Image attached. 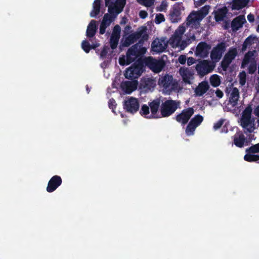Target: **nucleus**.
<instances>
[{
	"mask_svg": "<svg viewBox=\"0 0 259 259\" xmlns=\"http://www.w3.org/2000/svg\"><path fill=\"white\" fill-rule=\"evenodd\" d=\"M149 35L147 33V28L145 26L139 27L137 31L125 37L122 46L128 47L137 40L138 43L132 46L126 52V56H122L119 58V63L121 66L127 65L135 61L138 57H143L147 51V49L143 47L144 41L147 40Z\"/></svg>",
	"mask_w": 259,
	"mask_h": 259,
	"instance_id": "1",
	"label": "nucleus"
},
{
	"mask_svg": "<svg viewBox=\"0 0 259 259\" xmlns=\"http://www.w3.org/2000/svg\"><path fill=\"white\" fill-rule=\"evenodd\" d=\"M143 57L137 58L136 61L131 67L126 69L124 74L126 78L133 80L138 78L143 72Z\"/></svg>",
	"mask_w": 259,
	"mask_h": 259,
	"instance_id": "2",
	"label": "nucleus"
},
{
	"mask_svg": "<svg viewBox=\"0 0 259 259\" xmlns=\"http://www.w3.org/2000/svg\"><path fill=\"white\" fill-rule=\"evenodd\" d=\"M252 108L250 106H247L243 111L241 119V126L245 130V134L251 133L255 129L254 120L251 118Z\"/></svg>",
	"mask_w": 259,
	"mask_h": 259,
	"instance_id": "3",
	"label": "nucleus"
},
{
	"mask_svg": "<svg viewBox=\"0 0 259 259\" xmlns=\"http://www.w3.org/2000/svg\"><path fill=\"white\" fill-rule=\"evenodd\" d=\"M178 107V104L176 101L167 100L163 102L160 108L161 117H166L172 114Z\"/></svg>",
	"mask_w": 259,
	"mask_h": 259,
	"instance_id": "4",
	"label": "nucleus"
},
{
	"mask_svg": "<svg viewBox=\"0 0 259 259\" xmlns=\"http://www.w3.org/2000/svg\"><path fill=\"white\" fill-rule=\"evenodd\" d=\"M215 67L214 63L207 60H200L196 65V70L198 75L203 77L212 72Z\"/></svg>",
	"mask_w": 259,
	"mask_h": 259,
	"instance_id": "5",
	"label": "nucleus"
},
{
	"mask_svg": "<svg viewBox=\"0 0 259 259\" xmlns=\"http://www.w3.org/2000/svg\"><path fill=\"white\" fill-rule=\"evenodd\" d=\"M145 64L154 73H159L165 65L164 61L162 59H156L152 57L146 58Z\"/></svg>",
	"mask_w": 259,
	"mask_h": 259,
	"instance_id": "6",
	"label": "nucleus"
},
{
	"mask_svg": "<svg viewBox=\"0 0 259 259\" xmlns=\"http://www.w3.org/2000/svg\"><path fill=\"white\" fill-rule=\"evenodd\" d=\"M204 18L199 12L192 11L188 16L186 20V25L192 29H198L200 26V22Z\"/></svg>",
	"mask_w": 259,
	"mask_h": 259,
	"instance_id": "7",
	"label": "nucleus"
},
{
	"mask_svg": "<svg viewBox=\"0 0 259 259\" xmlns=\"http://www.w3.org/2000/svg\"><path fill=\"white\" fill-rule=\"evenodd\" d=\"M245 152L246 154L244 156L245 161L249 162H256L259 163V154H254L259 153V143L246 148Z\"/></svg>",
	"mask_w": 259,
	"mask_h": 259,
	"instance_id": "8",
	"label": "nucleus"
},
{
	"mask_svg": "<svg viewBox=\"0 0 259 259\" xmlns=\"http://www.w3.org/2000/svg\"><path fill=\"white\" fill-rule=\"evenodd\" d=\"M203 120V117L199 114H197L193 117L188 124L185 133L188 136H192L194 134L196 128L202 123Z\"/></svg>",
	"mask_w": 259,
	"mask_h": 259,
	"instance_id": "9",
	"label": "nucleus"
},
{
	"mask_svg": "<svg viewBox=\"0 0 259 259\" xmlns=\"http://www.w3.org/2000/svg\"><path fill=\"white\" fill-rule=\"evenodd\" d=\"M140 104L137 99L131 97L124 100L123 104V109L128 113L134 114L139 109Z\"/></svg>",
	"mask_w": 259,
	"mask_h": 259,
	"instance_id": "10",
	"label": "nucleus"
},
{
	"mask_svg": "<svg viewBox=\"0 0 259 259\" xmlns=\"http://www.w3.org/2000/svg\"><path fill=\"white\" fill-rule=\"evenodd\" d=\"M227 47L226 43L225 41H222L218 44L215 47H213L210 52V58L212 60L215 61H219L226 51Z\"/></svg>",
	"mask_w": 259,
	"mask_h": 259,
	"instance_id": "11",
	"label": "nucleus"
},
{
	"mask_svg": "<svg viewBox=\"0 0 259 259\" xmlns=\"http://www.w3.org/2000/svg\"><path fill=\"white\" fill-rule=\"evenodd\" d=\"M238 54L236 48L231 47L229 49L228 52L225 55L224 57L221 62V66L225 71L228 68L229 65L235 59Z\"/></svg>",
	"mask_w": 259,
	"mask_h": 259,
	"instance_id": "12",
	"label": "nucleus"
},
{
	"mask_svg": "<svg viewBox=\"0 0 259 259\" xmlns=\"http://www.w3.org/2000/svg\"><path fill=\"white\" fill-rule=\"evenodd\" d=\"M211 46L205 41H201L197 45L195 52L196 57L204 59L207 58L209 54Z\"/></svg>",
	"mask_w": 259,
	"mask_h": 259,
	"instance_id": "13",
	"label": "nucleus"
},
{
	"mask_svg": "<svg viewBox=\"0 0 259 259\" xmlns=\"http://www.w3.org/2000/svg\"><path fill=\"white\" fill-rule=\"evenodd\" d=\"M194 113V110L193 108H188L183 110L181 113L178 114L175 117V119L182 125H184L188 123Z\"/></svg>",
	"mask_w": 259,
	"mask_h": 259,
	"instance_id": "14",
	"label": "nucleus"
},
{
	"mask_svg": "<svg viewBox=\"0 0 259 259\" xmlns=\"http://www.w3.org/2000/svg\"><path fill=\"white\" fill-rule=\"evenodd\" d=\"M62 180L61 177L55 175L53 176L49 180L47 187V191L52 193L55 191L61 184Z\"/></svg>",
	"mask_w": 259,
	"mask_h": 259,
	"instance_id": "15",
	"label": "nucleus"
},
{
	"mask_svg": "<svg viewBox=\"0 0 259 259\" xmlns=\"http://www.w3.org/2000/svg\"><path fill=\"white\" fill-rule=\"evenodd\" d=\"M155 86V80L151 78L143 77L139 84V88L143 92H147L153 90Z\"/></svg>",
	"mask_w": 259,
	"mask_h": 259,
	"instance_id": "16",
	"label": "nucleus"
},
{
	"mask_svg": "<svg viewBox=\"0 0 259 259\" xmlns=\"http://www.w3.org/2000/svg\"><path fill=\"white\" fill-rule=\"evenodd\" d=\"M180 74L182 76L184 82L191 83L190 80L193 78L194 71L188 68L181 67L179 70Z\"/></svg>",
	"mask_w": 259,
	"mask_h": 259,
	"instance_id": "17",
	"label": "nucleus"
},
{
	"mask_svg": "<svg viewBox=\"0 0 259 259\" xmlns=\"http://www.w3.org/2000/svg\"><path fill=\"white\" fill-rule=\"evenodd\" d=\"M173 77L172 75L165 74L161 76L158 80V84L165 90L172 89L173 85Z\"/></svg>",
	"mask_w": 259,
	"mask_h": 259,
	"instance_id": "18",
	"label": "nucleus"
},
{
	"mask_svg": "<svg viewBox=\"0 0 259 259\" xmlns=\"http://www.w3.org/2000/svg\"><path fill=\"white\" fill-rule=\"evenodd\" d=\"M246 22L244 15H239L235 17L232 21L231 27L233 31H237L243 26V25Z\"/></svg>",
	"mask_w": 259,
	"mask_h": 259,
	"instance_id": "19",
	"label": "nucleus"
},
{
	"mask_svg": "<svg viewBox=\"0 0 259 259\" xmlns=\"http://www.w3.org/2000/svg\"><path fill=\"white\" fill-rule=\"evenodd\" d=\"M160 100L159 99L154 100L151 102H149V106L150 108L151 114L150 116L153 118H160L161 117L157 112L160 107Z\"/></svg>",
	"mask_w": 259,
	"mask_h": 259,
	"instance_id": "20",
	"label": "nucleus"
},
{
	"mask_svg": "<svg viewBox=\"0 0 259 259\" xmlns=\"http://www.w3.org/2000/svg\"><path fill=\"white\" fill-rule=\"evenodd\" d=\"M246 142V138L242 133L240 132H237L234 135L233 143L236 147L238 148H243Z\"/></svg>",
	"mask_w": 259,
	"mask_h": 259,
	"instance_id": "21",
	"label": "nucleus"
},
{
	"mask_svg": "<svg viewBox=\"0 0 259 259\" xmlns=\"http://www.w3.org/2000/svg\"><path fill=\"white\" fill-rule=\"evenodd\" d=\"M137 81H125L122 83L121 86L122 90L125 93L130 94L137 89Z\"/></svg>",
	"mask_w": 259,
	"mask_h": 259,
	"instance_id": "22",
	"label": "nucleus"
},
{
	"mask_svg": "<svg viewBox=\"0 0 259 259\" xmlns=\"http://www.w3.org/2000/svg\"><path fill=\"white\" fill-rule=\"evenodd\" d=\"M228 12V9L226 7L218 9L214 11V19L217 22H220L224 20Z\"/></svg>",
	"mask_w": 259,
	"mask_h": 259,
	"instance_id": "23",
	"label": "nucleus"
},
{
	"mask_svg": "<svg viewBox=\"0 0 259 259\" xmlns=\"http://www.w3.org/2000/svg\"><path fill=\"white\" fill-rule=\"evenodd\" d=\"M255 52V50L249 51L244 55L241 63V68H245L250 62H255L254 56Z\"/></svg>",
	"mask_w": 259,
	"mask_h": 259,
	"instance_id": "24",
	"label": "nucleus"
},
{
	"mask_svg": "<svg viewBox=\"0 0 259 259\" xmlns=\"http://www.w3.org/2000/svg\"><path fill=\"white\" fill-rule=\"evenodd\" d=\"M209 88V86L207 81H202L196 88L195 90V94L197 96H201L207 92Z\"/></svg>",
	"mask_w": 259,
	"mask_h": 259,
	"instance_id": "25",
	"label": "nucleus"
},
{
	"mask_svg": "<svg viewBox=\"0 0 259 259\" xmlns=\"http://www.w3.org/2000/svg\"><path fill=\"white\" fill-rule=\"evenodd\" d=\"M239 98V92L237 88H233L229 97V102L233 107H235L238 104Z\"/></svg>",
	"mask_w": 259,
	"mask_h": 259,
	"instance_id": "26",
	"label": "nucleus"
},
{
	"mask_svg": "<svg viewBox=\"0 0 259 259\" xmlns=\"http://www.w3.org/2000/svg\"><path fill=\"white\" fill-rule=\"evenodd\" d=\"M249 0H233L231 5L232 10H239L245 8L248 4Z\"/></svg>",
	"mask_w": 259,
	"mask_h": 259,
	"instance_id": "27",
	"label": "nucleus"
},
{
	"mask_svg": "<svg viewBox=\"0 0 259 259\" xmlns=\"http://www.w3.org/2000/svg\"><path fill=\"white\" fill-rule=\"evenodd\" d=\"M96 31V21L94 20H92L88 26L86 35L88 37H93L95 36Z\"/></svg>",
	"mask_w": 259,
	"mask_h": 259,
	"instance_id": "28",
	"label": "nucleus"
},
{
	"mask_svg": "<svg viewBox=\"0 0 259 259\" xmlns=\"http://www.w3.org/2000/svg\"><path fill=\"white\" fill-rule=\"evenodd\" d=\"M101 10V0H95L93 3V9L90 13L91 17H95L99 14Z\"/></svg>",
	"mask_w": 259,
	"mask_h": 259,
	"instance_id": "29",
	"label": "nucleus"
},
{
	"mask_svg": "<svg viewBox=\"0 0 259 259\" xmlns=\"http://www.w3.org/2000/svg\"><path fill=\"white\" fill-rule=\"evenodd\" d=\"M169 18L171 22L177 23L181 19L180 11L175 9L169 15Z\"/></svg>",
	"mask_w": 259,
	"mask_h": 259,
	"instance_id": "30",
	"label": "nucleus"
},
{
	"mask_svg": "<svg viewBox=\"0 0 259 259\" xmlns=\"http://www.w3.org/2000/svg\"><path fill=\"white\" fill-rule=\"evenodd\" d=\"M210 83L213 87H217L221 84V79L219 75L213 74L210 77Z\"/></svg>",
	"mask_w": 259,
	"mask_h": 259,
	"instance_id": "31",
	"label": "nucleus"
},
{
	"mask_svg": "<svg viewBox=\"0 0 259 259\" xmlns=\"http://www.w3.org/2000/svg\"><path fill=\"white\" fill-rule=\"evenodd\" d=\"M152 48L154 52L157 53H160L163 51L164 48L162 46V44L159 41L156 42L154 41L152 44Z\"/></svg>",
	"mask_w": 259,
	"mask_h": 259,
	"instance_id": "32",
	"label": "nucleus"
},
{
	"mask_svg": "<svg viewBox=\"0 0 259 259\" xmlns=\"http://www.w3.org/2000/svg\"><path fill=\"white\" fill-rule=\"evenodd\" d=\"M81 48L86 53H88L92 49H95L96 46H91L88 40H84L82 41Z\"/></svg>",
	"mask_w": 259,
	"mask_h": 259,
	"instance_id": "33",
	"label": "nucleus"
},
{
	"mask_svg": "<svg viewBox=\"0 0 259 259\" xmlns=\"http://www.w3.org/2000/svg\"><path fill=\"white\" fill-rule=\"evenodd\" d=\"M126 4V0H116L114 4L117 9V13H120Z\"/></svg>",
	"mask_w": 259,
	"mask_h": 259,
	"instance_id": "34",
	"label": "nucleus"
},
{
	"mask_svg": "<svg viewBox=\"0 0 259 259\" xmlns=\"http://www.w3.org/2000/svg\"><path fill=\"white\" fill-rule=\"evenodd\" d=\"M120 37L111 35L110 39V45L112 50L115 49L118 44Z\"/></svg>",
	"mask_w": 259,
	"mask_h": 259,
	"instance_id": "35",
	"label": "nucleus"
},
{
	"mask_svg": "<svg viewBox=\"0 0 259 259\" xmlns=\"http://www.w3.org/2000/svg\"><path fill=\"white\" fill-rule=\"evenodd\" d=\"M107 7H108V11L110 15H114L115 16L119 14L117 13V9L113 3H111V5L107 6Z\"/></svg>",
	"mask_w": 259,
	"mask_h": 259,
	"instance_id": "36",
	"label": "nucleus"
},
{
	"mask_svg": "<svg viewBox=\"0 0 259 259\" xmlns=\"http://www.w3.org/2000/svg\"><path fill=\"white\" fill-rule=\"evenodd\" d=\"M137 1L142 6L150 7L154 4L155 0H137Z\"/></svg>",
	"mask_w": 259,
	"mask_h": 259,
	"instance_id": "37",
	"label": "nucleus"
},
{
	"mask_svg": "<svg viewBox=\"0 0 259 259\" xmlns=\"http://www.w3.org/2000/svg\"><path fill=\"white\" fill-rule=\"evenodd\" d=\"M112 21H113V19H112L111 15L107 13L104 15L103 20L101 22H104V24H108V25L109 26L110 25L111 23L112 22Z\"/></svg>",
	"mask_w": 259,
	"mask_h": 259,
	"instance_id": "38",
	"label": "nucleus"
},
{
	"mask_svg": "<svg viewBox=\"0 0 259 259\" xmlns=\"http://www.w3.org/2000/svg\"><path fill=\"white\" fill-rule=\"evenodd\" d=\"M149 105L147 106V105H143L141 107V109L140 110V114L143 116L144 115L146 116L147 115H148L149 114Z\"/></svg>",
	"mask_w": 259,
	"mask_h": 259,
	"instance_id": "39",
	"label": "nucleus"
},
{
	"mask_svg": "<svg viewBox=\"0 0 259 259\" xmlns=\"http://www.w3.org/2000/svg\"><path fill=\"white\" fill-rule=\"evenodd\" d=\"M121 28L119 25H116L113 29V32L111 35L120 37V36Z\"/></svg>",
	"mask_w": 259,
	"mask_h": 259,
	"instance_id": "40",
	"label": "nucleus"
},
{
	"mask_svg": "<svg viewBox=\"0 0 259 259\" xmlns=\"http://www.w3.org/2000/svg\"><path fill=\"white\" fill-rule=\"evenodd\" d=\"M209 9L210 6L209 5H205L198 11L205 17L208 14Z\"/></svg>",
	"mask_w": 259,
	"mask_h": 259,
	"instance_id": "41",
	"label": "nucleus"
},
{
	"mask_svg": "<svg viewBox=\"0 0 259 259\" xmlns=\"http://www.w3.org/2000/svg\"><path fill=\"white\" fill-rule=\"evenodd\" d=\"M256 70V64L255 62H251L248 68V72L250 74H253Z\"/></svg>",
	"mask_w": 259,
	"mask_h": 259,
	"instance_id": "42",
	"label": "nucleus"
},
{
	"mask_svg": "<svg viewBox=\"0 0 259 259\" xmlns=\"http://www.w3.org/2000/svg\"><path fill=\"white\" fill-rule=\"evenodd\" d=\"M256 38L255 36L252 37L251 35L247 37L244 40V42L247 46H250L253 43L254 40Z\"/></svg>",
	"mask_w": 259,
	"mask_h": 259,
	"instance_id": "43",
	"label": "nucleus"
},
{
	"mask_svg": "<svg viewBox=\"0 0 259 259\" xmlns=\"http://www.w3.org/2000/svg\"><path fill=\"white\" fill-rule=\"evenodd\" d=\"M165 18L164 16L162 14H157L155 17V23L156 24H159L162 22L164 21Z\"/></svg>",
	"mask_w": 259,
	"mask_h": 259,
	"instance_id": "44",
	"label": "nucleus"
},
{
	"mask_svg": "<svg viewBox=\"0 0 259 259\" xmlns=\"http://www.w3.org/2000/svg\"><path fill=\"white\" fill-rule=\"evenodd\" d=\"M117 104L116 103L115 100L111 98L109 99L108 101V106L109 108L111 109L112 110V111L114 112V109L116 108Z\"/></svg>",
	"mask_w": 259,
	"mask_h": 259,
	"instance_id": "45",
	"label": "nucleus"
},
{
	"mask_svg": "<svg viewBox=\"0 0 259 259\" xmlns=\"http://www.w3.org/2000/svg\"><path fill=\"white\" fill-rule=\"evenodd\" d=\"M224 119H221L213 124V128L214 130L219 129L223 125L224 122Z\"/></svg>",
	"mask_w": 259,
	"mask_h": 259,
	"instance_id": "46",
	"label": "nucleus"
},
{
	"mask_svg": "<svg viewBox=\"0 0 259 259\" xmlns=\"http://www.w3.org/2000/svg\"><path fill=\"white\" fill-rule=\"evenodd\" d=\"M109 26L107 24H104V22H101L100 26V30H99V33L101 34H103L105 33L106 28Z\"/></svg>",
	"mask_w": 259,
	"mask_h": 259,
	"instance_id": "47",
	"label": "nucleus"
},
{
	"mask_svg": "<svg viewBox=\"0 0 259 259\" xmlns=\"http://www.w3.org/2000/svg\"><path fill=\"white\" fill-rule=\"evenodd\" d=\"M108 48L107 47H104L100 53V56L102 58H105L108 54Z\"/></svg>",
	"mask_w": 259,
	"mask_h": 259,
	"instance_id": "48",
	"label": "nucleus"
},
{
	"mask_svg": "<svg viewBox=\"0 0 259 259\" xmlns=\"http://www.w3.org/2000/svg\"><path fill=\"white\" fill-rule=\"evenodd\" d=\"M186 60L187 57L185 55H181L179 57L178 61L181 64H185L186 63Z\"/></svg>",
	"mask_w": 259,
	"mask_h": 259,
	"instance_id": "49",
	"label": "nucleus"
},
{
	"mask_svg": "<svg viewBox=\"0 0 259 259\" xmlns=\"http://www.w3.org/2000/svg\"><path fill=\"white\" fill-rule=\"evenodd\" d=\"M186 28L184 26H180L176 30V33L180 35H182L185 31Z\"/></svg>",
	"mask_w": 259,
	"mask_h": 259,
	"instance_id": "50",
	"label": "nucleus"
},
{
	"mask_svg": "<svg viewBox=\"0 0 259 259\" xmlns=\"http://www.w3.org/2000/svg\"><path fill=\"white\" fill-rule=\"evenodd\" d=\"M148 16V13L146 11L142 10L139 12V16L142 19H145Z\"/></svg>",
	"mask_w": 259,
	"mask_h": 259,
	"instance_id": "51",
	"label": "nucleus"
},
{
	"mask_svg": "<svg viewBox=\"0 0 259 259\" xmlns=\"http://www.w3.org/2000/svg\"><path fill=\"white\" fill-rule=\"evenodd\" d=\"M196 60L193 57H189L187 59V64L188 66H190L195 63H196Z\"/></svg>",
	"mask_w": 259,
	"mask_h": 259,
	"instance_id": "52",
	"label": "nucleus"
},
{
	"mask_svg": "<svg viewBox=\"0 0 259 259\" xmlns=\"http://www.w3.org/2000/svg\"><path fill=\"white\" fill-rule=\"evenodd\" d=\"M215 95L217 97H218L219 99L222 98L224 94L223 92L220 89H218L215 91Z\"/></svg>",
	"mask_w": 259,
	"mask_h": 259,
	"instance_id": "53",
	"label": "nucleus"
},
{
	"mask_svg": "<svg viewBox=\"0 0 259 259\" xmlns=\"http://www.w3.org/2000/svg\"><path fill=\"white\" fill-rule=\"evenodd\" d=\"M243 76H241L240 78L239 82L241 85H244L245 83V72H243Z\"/></svg>",
	"mask_w": 259,
	"mask_h": 259,
	"instance_id": "54",
	"label": "nucleus"
},
{
	"mask_svg": "<svg viewBox=\"0 0 259 259\" xmlns=\"http://www.w3.org/2000/svg\"><path fill=\"white\" fill-rule=\"evenodd\" d=\"M206 0H198L195 2V5L196 7H198L203 5Z\"/></svg>",
	"mask_w": 259,
	"mask_h": 259,
	"instance_id": "55",
	"label": "nucleus"
},
{
	"mask_svg": "<svg viewBox=\"0 0 259 259\" xmlns=\"http://www.w3.org/2000/svg\"><path fill=\"white\" fill-rule=\"evenodd\" d=\"M247 20L250 22H253L254 21V16L253 14L250 13L247 15Z\"/></svg>",
	"mask_w": 259,
	"mask_h": 259,
	"instance_id": "56",
	"label": "nucleus"
},
{
	"mask_svg": "<svg viewBox=\"0 0 259 259\" xmlns=\"http://www.w3.org/2000/svg\"><path fill=\"white\" fill-rule=\"evenodd\" d=\"M132 29V27L130 25H126L124 28V32L125 35L128 34L129 31H130Z\"/></svg>",
	"mask_w": 259,
	"mask_h": 259,
	"instance_id": "57",
	"label": "nucleus"
},
{
	"mask_svg": "<svg viewBox=\"0 0 259 259\" xmlns=\"http://www.w3.org/2000/svg\"><path fill=\"white\" fill-rule=\"evenodd\" d=\"M224 29L228 30L230 27V23L228 21H225L224 25L223 26Z\"/></svg>",
	"mask_w": 259,
	"mask_h": 259,
	"instance_id": "58",
	"label": "nucleus"
},
{
	"mask_svg": "<svg viewBox=\"0 0 259 259\" xmlns=\"http://www.w3.org/2000/svg\"><path fill=\"white\" fill-rule=\"evenodd\" d=\"M254 113L256 116L259 117V105L255 108Z\"/></svg>",
	"mask_w": 259,
	"mask_h": 259,
	"instance_id": "59",
	"label": "nucleus"
},
{
	"mask_svg": "<svg viewBox=\"0 0 259 259\" xmlns=\"http://www.w3.org/2000/svg\"><path fill=\"white\" fill-rule=\"evenodd\" d=\"M247 47L248 46L244 42H243V44L242 45L241 51L242 52L245 51L246 50V49H247Z\"/></svg>",
	"mask_w": 259,
	"mask_h": 259,
	"instance_id": "60",
	"label": "nucleus"
},
{
	"mask_svg": "<svg viewBox=\"0 0 259 259\" xmlns=\"http://www.w3.org/2000/svg\"><path fill=\"white\" fill-rule=\"evenodd\" d=\"M105 5L106 6L111 5L112 0H105Z\"/></svg>",
	"mask_w": 259,
	"mask_h": 259,
	"instance_id": "61",
	"label": "nucleus"
},
{
	"mask_svg": "<svg viewBox=\"0 0 259 259\" xmlns=\"http://www.w3.org/2000/svg\"><path fill=\"white\" fill-rule=\"evenodd\" d=\"M86 89H87V91L88 93H89L90 90L88 85H87Z\"/></svg>",
	"mask_w": 259,
	"mask_h": 259,
	"instance_id": "62",
	"label": "nucleus"
},
{
	"mask_svg": "<svg viewBox=\"0 0 259 259\" xmlns=\"http://www.w3.org/2000/svg\"><path fill=\"white\" fill-rule=\"evenodd\" d=\"M191 38L193 39V40H195V36L193 34L192 35V36L191 37Z\"/></svg>",
	"mask_w": 259,
	"mask_h": 259,
	"instance_id": "63",
	"label": "nucleus"
},
{
	"mask_svg": "<svg viewBox=\"0 0 259 259\" xmlns=\"http://www.w3.org/2000/svg\"><path fill=\"white\" fill-rule=\"evenodd\" d=\"M256 31L257 32H259V24L258 25V26H257V28H256Z\"/></svg>",
	"mask_w": 259,
	"mask_h": 259,
	"instance_id": "64",
	"label": "nucleus"
}]
</instances>
